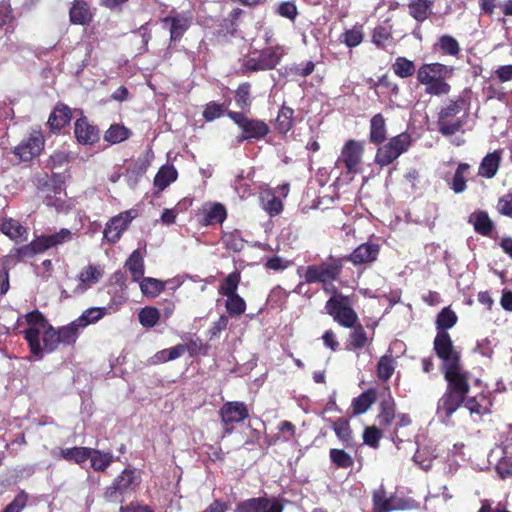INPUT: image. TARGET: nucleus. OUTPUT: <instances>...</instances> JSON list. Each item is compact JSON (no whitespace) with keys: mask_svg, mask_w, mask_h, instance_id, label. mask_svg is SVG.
Masks as SVG:
<instances>
[{"mask_svg":"<svg viewBox=\"0 0 512 512\" xmlns=\"http://www.w3.org/2000/svg\"><path fill=\"white\" fill-rule=\"evenodd\" d=\"M28 328L23 331L31 353L38 359L42 358L43 351L52 352L61 344L57 330H55L39 311H32L25 316Z\"/></svg>","mask_w":512,"mask_h":512,"instance_id":"f257e3e1","label":"nucleus"},{"mask_svg":"<svg viewBox=\"0 0 512 512\" xmlns=\"http://www.w3.org/2000/svg\"><path fill=\"white\" fill-rule=\"evenodd\" d=\"M451 73L452 69L441 63L423 64L417 71V80L425 86L427 94L446 95L450 91L446 79Z\"/></svg>","mask_w":512,"mask_h":512,"instance_id":"f03ea898","label":"nucleus"},{"mask_svg":"<svg viewBox=\"0 0 512 512\" xmlns=\"http://www.w3.org/2000/svg\"><path fill=\"white\" fill-rule=\"evenodd\" d=\"M463 101H450L443 107L438 116V129L444 136H452L461 131L465 123V114L458 116L463 110Z\"/></svg>","mask_w":512,"mask_h":512,"instance_id":"7ed1b4c3","label":"nucleus"},{"mask_svg":"<svg viewBox=\"0 0 512 512\" xmlns=\"http://www.w3.org/2000/svg\"><path fill=\"white\" fill-rule=\"evenodd\" d=\"M140 481L135 471L125 469L104 492V498L111 503L123 502L124 497L134 491Z\"/></svg>","mask_w":512,"mask_h":512,"instance_id":"20e7f679","label":"nucleus"},{"mask_svg":"<svg viewBox=\"0 0 512 512\" xmlns=\"http://www.w3.org/2000/svg\"><path fill=\"white\" fill-rule=\"evenodd\" d=\"M227 115L242 130V135L238 137V142L245 140L261 139L269 132L268 125L261 120L250 119L239 112L228 111Z\"/></svg>","mask_w":512,"mask_h":512,"instance_id":"39448f33","label":"nucleus"},{"mask_svg":"<svg viewBox=\"0 0 512 512\" xmlns=\"http://www.w3.org/2000/svg\"><path fill=\"white\" fill-rule=\"evenodd\" d=\"M341 271V265L333 263H321L319 265H310L306 268L304 278L306 283H322L325 291L335 290L331 284L337 278Z\"/></svg>","mask_w":512,"mask_h":512,"instance_id":"423d86ee","label":"nucleus"},{"mask_svg":"<svg viewBox=\"0 0 512 512\" xmlns=\"http://www.w3.org/2000/svg\"><path fill=\"white\" fill-rule=\"evenodd\" d=\"M411 145V137L408 133H401L380 147L376 153L375 161L380 166H387L406 152Z\"/></svg>","mask_w":512,"mask_h":512,"instance_id":"0eeeda50","label":"nucleus"},{"mask_svg":"<svg viewBox=\"0 0 512 512\" xmlns=\"http://www.w3.org/2000/svg\"><path fill=\"white\" fill-rule=\"evenodd\" d=\"M325 309L343 327L352 328L358 320L355 311L341 297H331L326 302Z\"/></svg>","mask_w":512,"mask_h":512,"instance_id":"6e6552de","label":"nucleus"},{"mask_svg":"<svg viewBox=\"0 0 512 512\" xmlns=\"http://www.w3.org/2000/svg\"><path fill=\"white\" fill-rule=\"evenodd\" d=\"M221 423L224 428V434H231L233 424L240 423L248 418L247 406L243 402H226L219 410Z\"/></svg>","mask_w":512,"mask_h":512,"instance_id":"1a4fd4ad","label":"nucleus"},{"mask_svg":"<svg viewBox=\"0 0 512 512\" xmlns=\"http://www.w3.org/2000/svg\"><path fill=\"white\" fill-rule=\"evenodd\" d=\"M284 506L276 497H258L241 501L235 512H283Z\"/></svg>","mask_w":512,"mask_h":512,"instance_id":"9d476101","label":"nucleus"},{"mask_svg":"<svg viewBox=\"0 0 512 512\" xmlns=\"http://www.w3.org/2000/svg\"><path fill=\"white\" fill-rule=\"evenodd\" d=\"M434 350L443 361L442 368L460 362V355L453 346L450 335L446 331H438L434 339Z\"/></svg>","mask_w":512,"mask_h":512,"instance_id":"9b49d317","label":"nucleus"},{"mask_svg":"<svg viewBox=\"0 0 512 512\" xmlns=\"http://www.w3.org/2000/svg\"><path fill=\"white\" fill-rule=\"evenodd\" d=\"M444 377L448 382L449 390L466 397L469 392V373L464 370L461 363H456L449 367L443 368Z\"/></svg>","mask_w":512,"mask_h":512,"instance_id":"f8f14e48","label":"nucleus"},{"mask_svg":"<svg viewBox=\"0 0 512 512\" xmlns=\"http://www.w3.org/2000/svg\"><path fill=\"white\" fill-rule=\"evenodd\" d=\"M363 146L355 140H349L342 148L337 160V165L343 164L348 173H357V167L361 163Z\"/></svg>","mask_w":512,"mask_h":512,"instance_id":"ddd939ff","label":"nucleus"},{"mask_svg":"<svg viewBox=\"0 0 512 512\" xmlns=\"http://www.w3.org/2000/svg\"><path fill=\"white\" fill-rule=\"evenodd\" d=\"M134 216L131 211H126L111 218L104 229V239L109 243H116L122 236V233L128 228Z\"/></svg>","mask_w":512,"mask_h":512,"instance_id":"4468645a","label":"nucleus"},{"mask_svg":"<svg viewBox=\"0 0 512 512\" xmlns=\"http://www.w3.org/2000/svg\"><path fill=\"white\" fill-rule=\"evenodd\" d=\"M193 21L191 12H176L165 17L163 23L169 25L170 38L172 41L179 40L188 30Z\"/></svg>","mask_w":512,"mask_h":512,"instance_id":"2eb2a0df","label":"nucleus"},{"mask_svg":"<svg viewBox=\"0 0 512 512\" xmlns=\"http://www.w3.org/2000/svg\"><path fill=\"white\" fill-rule=\"evenodd\" d=\"M43 145L44 139L42 134L34 131L27 139L14 148V154L23 161H29L41 152Z\"/></svg>","mask_w":512,"mask_h":512,"instance_id":"dca6fc26","label":"nucleus"},{"mask_svg":"<svg viewBox=\"0 0 512 512\" xmlns=\"http://www.w3.org/2000/svg\"><path fill=\"white\" fill-rule=\"evenodd\" d=\"M465 396L453 392L449 389L439 399L437 404V416L442 422L447 423L452 414L460 407L464 402Z\"/></svg>","mask_w":512,"mask_h":512,"instance_id":"f3484780","label":"nucleus"},{"mask_svg":"<svg viewBox=\"0 0 512 512\" xmlns=\"http://www.w3.org/2000/svg\"><path fill=\"white\" fill-rule=\"evenodd\" d=\"M103 269L99 265H88L78 275V285L74 289L75 294H82L98 283L103 277Z\"/></svg>","mask_w":512,"mask_h":512,"instance_id":"a211bd4d","label":"nucleus"},{"mask_svg":"<svg viewBox=\"0 0 512 512\" xmlns=\"http://www.w3.org/2000/svg\"><path fill=\"white\" fill-rule=\"evenodd\" d=\"M122 301L113 302L107 307H91L86 309L79 318L76 319L78 326L84 328L102 319L105 315L114 313L118 310Z\"/></svg>","mask_w":512,"mask_h":512,"instance_id":"6ab92c4d","label":"nucleus"},{"mask_svg":"<svg viewBox=\"0 0 512 512\" xmlns=\"http://www.w3.org/2000/svg\"><path fill=\"white\" fill-rule=\"evenodd\" d=\"M74 133L80 144L92 145L99 140L98 128L89 124L85 117H81L75 122Z\"/></svg>","mask_w":512,"mask_h":512,"instance_id":"aec40b11","label":"nucleus"},{"mask_svg":"<svg viewBox=\"0 0 512 512\" xmlns=\"http://www.w3.org/2000/svg\"><path fill=\"white\" fill-rule=\"evenodd\" d=\"M379 254V245L367 242L359 245L349 256V261L355 265L374 262Z\"/></svg>","mask_w":512,"mask_h":512,"instance_id":"412c9836","label":"nucleus"},{"mask_svg":"<svg viewBox=\"0 0 512 512\" xmlns=\"http://www.w3.org/2000/svg\"><path fill=\"white\" fill-rule=\"evenodd\" d=\"M0 230L10 239L18 242L27 239V229L23 227L17 220L6 219L0 222Z\"/></svg>","mask_w":512,"mask_h":512,"instance_id":"4be33fe9","label":"nucleus"},{"mask_svg":"<svg viewBox=\"0 0 512 512\" xmlns=\"http://www.w3.org/2000/svg\"><path fill=\"white\" fill-rule=\"evenodd\" d=\"M125 267L129 270L134 282L140 281L144 277L145 265L140 251L134 250L125 262Z\"/></svg>","mask_w":512,"mask_h":512,"instance_id":"5701e85b","label":"nucleus"},{"mask_svg":"<svg viewBox=\"0 0 512 512\" xmlns=\"http://www.w3.org/2000/svg\"><path fill=\"white\" fill-rule=\"evenodd\" d=\"M500 160L501 153L499 151L487 154L479 166V175L485 178L494 177L498 171Z\"/></svg>","mask_w":512,"mask_h":512,"instance_id":"b1692460","label":"nucleus"},{"mask_svg":"<svg viewBox=\"0 0 512 512\" xmlns=\"http://www.w3.org/2000/svg\"><path fill=\"white\" fill-rule=\"evenodd\" d=\"M91 453L92 448L89 447L63 448L59 451V457L76 464H82L88 460Z\"/></svg>","mask_w":512,"mask_h":512,"instance_id":"393cba45","label":"nucleus"},{"mask_svg":"<svg viewBox=\"0 0 512 512\" xmlns=\"http://www.w3.org/2000/svg\"><path fill=\"white\" fill-rule=\"evenodd\" d=\"M73 233L69 229H61L59 232L51 234V235H43L40 236V242L42 247L45 250L53 247H57L64 243H67L72 240Z\"/></svg>","mask_w":512,"mask_h":512,"instance_id":"a878e982","label":"nucleus"},{"mask_svg":"<svg viewBox=\"0 0 512 512\" xmlns=\"http://www.w3.org/2000/svg\"><path fill=\"white\" fill-rule=\"evenodd\" d=\"M433 0H411L410 15L418 22L425 21L432 12Z\"/></svg>","mask_w":512,"mask_h":512,"instance_id":"bb28decb","label":"nucleus"},{"mask_svg":"<svg viewBox=\"0 0 512 512\" xmlns=\"http://www.w3.org/2000/svg\"><path fill=\"white\" fill-rule=\"evenodd\" d=\"M149 165L150 161L147 158H138L128 167L126 178L129 186L137 185L139 178L146 173Z\"/></svg>","mask_w":512,"mask_h":512,"instance_id":"cd10ccee","label":"nucleus"},{"mask_svg":"<svg viewBox=\"0 0 512 512\" xmlns=\"http://www.w3.org/2000/svg\"><path fill=\"white\" fill-rule=\"evenodd\" d=\"M138 282L142 294L149 298L157 297L161 292L164 291L166 286L165 281L153 277H143Z\"/></svg>","mask_w":512,"mask_h":512,"instance_id":"c85d7f7f","label":"nucleus"},{"mask_svg":"<svg viewBox=\"0 0 512 512\" xmlns=\"http://www.w3.org/2000/svg\"><path fill=\"white\" fill-rule=\"evenodd\" d=\"M259 197L262 208L270 215H277L282 211L283 205L281 200L270 189H262Z\"/></svg>","mask_w":512,"mask_h":512,"instance_id":"c756f323","label":"nucleus"},{"mask_svg":"<svg viewBox=\"0 0 512 512\" xmlns=\"http://www.w3.org/2000/svg\"><path fill=\"white\" fill-rule=\"evenodd\" d=\"M73 24L84 25L91 20V12L87 3L75 1L69 12Z\"/></svg>","mask_w":512,"mask_h":512,"instance_id":"7c9ffc66","label":"nucleus"},{"mask_svg":"<svg viewBox=\"0 0 512 512\" xmlns=\"http://www.w3.org/2000/svg\"><path fill=\"white\" fill-rule=\"evenodd\" d=\"M177 171L173 166H162L154 178V186L163 191L177 179Z\"/></svg>","mask_w":512,"mask_h":512,"instance_id":"2f4dec72","label":"nucleus"},{"mask_svg":"<svg viewBox=\"0 0 512 512\" xmlns=\"http://www.w3.org/2000/svg\"><path fill=\"white\" fill-rule=\"evenodd\" d=\"M380 425L389 426L395 418V402L390 393L382 399L380 403V412L378 414Z\"/></svg>","mask_w":512,"mask_h":512,"instance_id":"473e14b6","label":"nucleus"},{"mask_svg":"<svg viewBox=\"0 0 512 512\" xmlns=\"http://www.w3.org/2000/svg\"><path fill=\"white\" fill-rule=\"evenodd\" d=\"M386 138V124L382 114H376L370 121V141L381 143Z\"/></svg>","mask_w":512,"mask_h":512,"instance_id":"72a5a7b5","label":"nucleus"},{"mask_svg":"<svg viewBox=\"0 0 512 512\" xmlns=\"http://www.w3.org/2000/svg\"><path fill=\"white\" fill-rule=\"evenodd\" d=\"M70 121V110L67 106L56 107L50 114L48 125L52 130L63 128Z\"/></svg>","mask_w":512,"mask_h":512,"instance_id":"f704fd0d","label":"nucleus"},{"mask_svg":"<svg viewBox=\"0 0 512 512\" xmlns=\"http://www.w3.org/2000/svg\"><path fill=\"white\" fill-rule=\"evenodd\" d=\"M333 430L338 437V439L346 446V447H352L353 446V437H352V431L350 429V425L348 420L344 418H339L333 423Z\"/></svg>","mask_w":512,"mask_h":512,"instance_id":"c9c22d12","label":"nucleus"},{"mask_svg":"<svg viewBox=\"0 0 512 512\" xmlns=\"http://www.w3.org/2000/svg\"><path fill=\"white\" fill-rule=\"evenodd\" d=\"M469 222L472 223L474 229L482 235H488L493 227L488 214L482 211L471 214Z\"/></svg>","mask_w":512,"mask_h":512,"instance_id":"e433bc0d","label":"nucleus"},{"mask_svg":"<svg viewBox=\"0 0 512 512\" xmlns=\"http://www.w3.org/2000/svg\"><path fill=\"white\" fill-rule=\"evenodd\" d=\"M283 52L280 48H268L264 50L260 55L262 69L270 70L273 69L280 61Z\"/></svg>","mask_w":512,"mask_h":512,"instance_id":"4c0bfd02","label":"nucleus"},{"mask_svg":"<svg viewBox=\"0 0 512 512\" xmlns=\"http://www.w3.org/2000/svg\"><path fill=\"white\" fill-rule=\"evenodd\" d=\"M393 509L391 500L386 497V491L381 485L373 493V512H390Z\"/></svg>","mask_w":512,"mask_h":512,"instance_id":"58836bf2","label":"nucleus"},{"mask_svg":"<svg viewBox=\"0 0 512 512\" xmlns=\"http://www.w3.org/2000/svg\"><path fill=\"white\" fill-rule=\"evenodd\" d=\"M91 466L96 471L106 470L112 463L113 456L110 452L103 453L92 448L91 456H89Z\"/></svg>","mask_w":512,"mask_h":512,"instance_id":"ea45409f","label":"nucleus"},{"mask_svg":"<svg viewBox=\"0 0 512 512\" xmlns=\"http://www.w3.org/2000/svg\"><path fill=\"white\" fill-rule=\"evenodd\" d=\"M376 400L375 391L369 390L362 393L359 397L355 398L352 402L355 414L365 413Z\"/></svg>","mask_w":512,"mask_h":512,"instance_id":"a19ab883","label":"nucleus"},{"mask_svg":"<svg viewBox=\"0 0 512 512\" xmlns=\"http://www.w3.org/2000/svg\"><path fill=\"white\" fill-rule=\"evenodd\" d=\"M457 319V315L450 307L443 308L436 319L437 330L446 331L452 328L456 324Z\"/></svg>","mask_w":512,"mask_h":512,"instance_id":"79ce46f5","label":"nucleus"},{"mask_svg":"<svg viewBox=\"0 0 512 512\" xmlns=\"http://www.w3.org/2000/svg\"><path fill=\"white\" fill-rule=\"evenodd\" d=\"M395 370V361L391 355H384L377 365V376L383 381L391 378Z\"/></svg>","mask_w":512,"mask_h":512,"instance_id":"37998d69","label":"nucleus"},{"mask_svg":"<svg viewBox=\"0 0 512 512\" xmlns=\"http://www.w3.org/2000/svg\"><path fill=\"white\" fill-rule=\"evenodd\" d=\"M293 114L294 111L290 107L283 106L277 116L276 119V128L280 133H287L293 123Z\"/></svg>","mask_w":512,"mask_h":512,"instance_id":"c03bdc74","label":"nucleus"},{"mask_svg":"<svg viewBox=\"0 0 512 512\" xmlns=\"http://www.w3.org/2000/svg\"><path fill=\"white\" fill-rule=\"evenodd\" d=\"M353 331L349 335V340L347 343L348 350H356L361 349L365 346L367 342V335L363 328V326L358 325L352 327Z\"/></svg>","mask_w":512,"mask_h":512,"instance_id":"a18cd8bd","label":"nucleus"},{"mask_svg":"<svg viewBox=\"0 0 512 512\" xmlns=\"http://www.w3.org/2000/svg\"><path fill=\"white\" fill-rule=\"evenodd\" d=\"M79 328H81V326H78L75 320L69 325L63 326L57 330L61 344L70 345L75 343L79 334Z\"/></svg>","mask_w":512,"mask_h":512,"instance_id":"49530a36","label":"nucleus"},{"mask_svg":"<svg viewBox=\"0 0 512 512\" xmlns=\"http://www.w3.org/2000/svg\"><path fill=\"white\" fill-rule=\"evenodd\" d=\"M225 307L230 316L238 317L245 312L246 303L238 294L227 296Z\"/></svg>","mask_w":512,"mask_h":512,"instance_id":"de8ad7c7","label":"nucleus"},{"mask_svg":"<svg viewBox=\"0 0 512 512\" xmlns=\"http://www.w3.org/2000/svg\"><path fill=\"white\" fill-rule=\"evenodd\" d=\"M16 257L19 260H24L34 257L38 253L44 252L39 237L33 240L30 244L19 247L15 250Z\"/></svg>","mask_w":512,"mask_h":512,"instance_id":"09e8293b","label":"nucleus"},{"mask_svg":"<svg viewBox=\"0 0 512 512\" xmlns=\"http://www.w3.org/2000/svg\"><path fill=\"white\" fill-rule=\"evenodd\" d=\"M138 318L143 327L151 328L157 324L160 313L155 307H145L139 312Z\"/></svg>","mask_w":512,"mask_h":512,"instance_id":"8fccbe9b","label":"nucleus"},{"mask_svg":"<svg viewBox=\"0 0 512 512\" xmlns=\"http://www.w3.org/2000/svg\"><path fill=\"white\" fill-rule=\"evenodd\" d=\"M392 68L394 73L400 78L410 77L415 72L414 63L404 57H398Z\"/></svg>","mask_w":512,"mask_h":512,"instance_id":"3c124183","label":"nucleus"},{"mask_svg":"<svg viewBox=\"0 0 512 512\" xmlns=\"http://www.w3.org/2000/svg\"><path fill=\"white\" fill-rule=\"evenodd\" d=\"M240 282V274L238 272L230 273L219 287V293L224 296L237 294V288Z\"/></svg>","mask_w":512,"mask_h":512,"instance_id":"603ef678","label":"nucleus"},{"mask_svg":"<svg viewBox=\"0 0 512 512\" xmlns=\"http://www.w3.org/2000/svg\"><path fill=\"white\" fill-rule=\"evenodd\" d=\"M129 130L122 125H112L105 133V140L112 143H120L129 137Z\"/></svg>","mask_w":512,"mask_h":512,"instance_id":"864d4df0","label":"nucleus"},{"mask_svg":"<svg viewBox=\"0 0 512 512\" xmlns=\"http://www.w3.org/2000/svg\"><path fill=\"white\" fill-rule=\"evenodd\" d=\"M438 46L443 53L451 56H456L460 51L458 41L450 35L441 36L438 41Z\"/></svg>","mask_w":512,"mask_h":512,"instance_id":"5fc2aeb1","label":"nucleus"},{"mask_svg":"<svg viewBox=\"0 0 512 512\" xmlns=\"http://www.w3.org/2000/svg\"><path fill=\"white\" fill-rule=\"evenodd\" d=\"M468 169L469 165L466 163H461L457 167L451 184V188L455 193H462L466 189L464 174L468 171Z\"/></svg>","mask_w":512,"mask_h":512,"instance_id":"6e6d98bb","label":"nucleus"},{"mask_svg":"<svg viewBox=\"0 0 512 512\" xmlns=\"http://www.w3.org/2000/svg\"><path fill=\"white\" fill-rule=\"evenodd\" d=\"M226 218V210L221 204H213L206 210L205 221L207 224L221 223Z\"/></svg>","mask_w":512,"mask_h":512,"instance_id":"4d7b16f0","label":"nucleus"},{"mask_svg":"<svg viewBox=\"0 0 512 512\" xmlns=\"http://www.w3.org/2000/svg\"><path fill=\"white\" fill-rule=\"evenodd\" d=\"M331 461L339 468H349L353 465L352 457L341 449H331L329 452Z\"/></svg>","mask_w":512,"mask_h":512,"instance_id":"13d9d810","label":"nucleus"},{"mask_svg":"<svg viewBox=\"0 0 512 512\" xmlns=\"http://www.w3.org/2000/svg\"><path fill=\"white\" fill-rule=\"evenodd\" d=\"M235 101L237 106L246 110L251 105V97H250V85L248 83L241 84L236 90Z\"/></svg>","mask_w":512,"mask_h":512,"instance_id":"bf43d9fd","label":"nucleus"},{"mask_svg":"<svg viewBox=\"0 0 512 512\" xmlns=\"http://www.w3.org/2000/svg\"><path fill=\"white\" fill-rule=\"evenodd\" d=\"M223 242L227 248L234 252L242 251L246 243L238 231L225 234L223 236Z\"/></svg>","mask_w":512,"mask_h":512,"instance_id":"052dcab7","label":"nucleus"},{"mask_svg":"<svg viewBox=\"0 0 512 512\" xmlns=\"http://www.w3.org/2000/svg\"><path fill=\"white\" fill-rule=\"evenodd\" d=\"M342 41L350 48L358 46L363 40V33L359 28L346 30L342 34Z\"/></svg>","mask_w":512,"mask_h":512,"instance_id":"680f3d73","label":"nucleus"},{"mask_svg":"<svg viewBox=\"0 0 512 512\" xmlns=\"http://www.w3.org/2000/svg\"><path fill=\"white\" fill-rule=\"evenodd\" d=\"M225 111V107L222 104H218L215 102H210L206 105V108L203 112V117L207 121H213L219 118Z\"/></svg>","mask_w":512,"mask_h":512,"instance_id":"e2e57ef3","label":"nucleus"},{"mask_svg":"<svg viewBox=\"0 0 512 512\" xmlns=\"http://www.w3.org/2000/svg\"><path fill=\"white\" fill-rule=\"evenodd\" d=\"M381 438V432L375 426L367 427L363 434L364 443L376 448Z\"/></svg>","mask_w":512,"mask_h":512,"instance_id":"0e129e2a","label":"nucleus"},{"mask_svg":"<svg viewBox=\"0 0 512 512\" xmlns=\"http://www.w3.org/2000/svg\"><path fill=\"white\" fill-rule=\"evenodd\" d=\"M277 12L282 17L288 18L290 20H294L297 16L296 5L292 2L281 3L277 8Z\"/></svg>","mask_w":512,"mask_h":512,"instance_id":"69168bd1","label":"nucleus"},{"mask_svg":"<svg viewBox=\"0 0 512 512\" xmlns=\"http://www.w3.org/2000/svg\"><path fill=\"white\" fill-rule=\"evenodd\" d=\"M497 210L502 215L512 218V195L508 194L499 199Z\"/></svg>","mask_w":512,"mask_h":512,"instance_id":"338daca9","label":"nucleus"},{"mask_svg":"<svg viewBox=\"0 0 512 512\" xmlns=\"http://www.w3.org/2000/svg\"><path fill=\"white\" fill-rule=\"evenodd\" d=\"M315 68V64L312 61H307L306 63L298 64L291 68V71L301 77L309 76Z\"/></svg>","mask_w":512,"mask_h":512,"instance_id":"774afa93","label":"nucleus"}]
</instances>
